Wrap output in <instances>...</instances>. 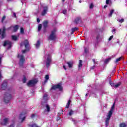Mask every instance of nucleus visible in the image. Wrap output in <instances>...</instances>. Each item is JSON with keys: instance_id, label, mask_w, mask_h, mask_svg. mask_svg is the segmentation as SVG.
Returning a JSON list of instances; mask_svg holds the SVG:
<instances>
[{"instance_id": "obj_1", "label": "nucleus", "mask_w": 127, "mask_h": 127, "mask_svg": "<svg viewBox=\"0 0 127 127\" xmlns=\"http://www.w3.org/2000/svg\"><path fill=\"white\" fill-rule=\"evenodd\" d=\"M11 28H12V26L9 27L6 29L5 26H4L2 29H0V35H1V39H4V38H5V36H6V33L5 31H6V30L7 31L11 30Z\"/></svg>"}, {"instance_id": "obj_2", "label": "nucleus", "mask_w": 127, "mask_h": 127, "mask_svg": "<svg viewBox=\"0 0 127 127\" xmlns=\"http://www.w3.org/2000/svg\"><path fill=\"white\" fill-rule=\"evenodd\" d=\"M56 29H54L51 32V34L48 37L49 40H55L56 39Z\"/></svg>"}, {"instance_id": "obj_3", "label": "nucleus", "mask_w": 127, "mask_h": 127, "mask_svg": "<svg viewBox=\"0 0 127 127\" xmlns=\"http://www.w3.org/2000/svg\"><path fill=\"white\" fill-rule=\"evenodd\" d=\"M18 58H19L20 57V60L19 62V65L20 67H23V64H24V62H25V58H24V56L23 55H18L17 56Z\"/></svg>"}, {"instance_id": "obj_4", "label": "nucleus", "mask_w": 127, "mask_h": 127, "mask_svg": "<svg viewBox=\"0 0 127 127\" xmlns=\"http://www.w3.org/2000/svg\"><path fill=\"white\" fill-rule=\"evenodd\" d=\"M11 99V95L8 93H5L4 95V102L7 104Z\"/></svg>"}, {"instance_id": "obj_5", "label": "nucleus", "mask_w": 127, "mask_h": 127, "mask_svg": "<svg viewBox=\"0 0 127 127\" xmlns=\"http://www.w3.org/2000/svg\"><path fill=\"white\" fill-rule=\"evenodd\" d=\"M45 57H47L46 61V67L48 68V67L50 66V62H51V56L50 54H48L45 55Z\"/></svg>"}, {"instance_id": "obj_6", "label": "nucleus", "mask_w": 127, "mask_h": 127, "mask_svg": "<svg viewBox=\"0 0 127 127\" xmlns=\"http://www.w3.org/2000/svg\"><path fill=\"white\" fill-rule=\"evenodd\" d=\"M38 83V80L36 79H34L33 80H29L28 82L27 83V86L28 87H32V86H34V85H36V83Z\"/></svg>"}, {"instance_id": "obj_7", "label": "nucleus", "mask_w": 127, "mask_h": 127, "mask_svg": "<svg viewBox=\"0 0 127 127\" xmlns=\"http://www.w3.org/2000/svg\"><path fill=\"white\" fill-rule=\"evenodd\" d=\"M57 89H58V90H59L60 91H62V87L59 84L53 85L50 90L51 91L52 90L55 91V90H56Z\"/></svg>"}, {"instance_id": "obj_8", "label": "nucleus", "mask_w": 127, "mask_h": 127, "mask_svg": "<svg viewBox=\"0 0 127 127\" xmlns=\"http://www.w3.org/2000/svg\"><path fill=\"white\" fill-rule=\"evenodd\" d=\"M11 44H12V43L11 41H9L8 40H6V41H4L3 45V46H6L7 45H8V49H10V48H11Z\"/></svg>"}, {"instance_id": "obj_9", "label": "nucleus", "mask_w": 127, "mask_h": 127, "mask_svg": "<svg viewBox=\"0 0 127 127\" xmlns=\"http://www.w3.org/2000/svg\"><path fill=\"white\" fill-rule=\"evenodd\" d=\"M6 88H7V82L4 80L1 85V89L2 90H6Z\"/></svg>"}, {"instance_id": "obj_10", "label": "nucleus", "mask_w": 127, "mask_h": 127, "mask_svg": "<svg viewBox=\"0 0 127 127\" xmlns=\"http://www.w3.org/2000/svg\"><path fill=\"white\" fill-rule=\"evenodd\" d=\"M74 23H75V24H80L81 23H82V19L80 17H77L74 21Z\"/></svg>"}, {"instance_id": "obj_11", "label": "nucleus", "mask_w": 127, "mask_h": 127, "mask_svg": "<svg viewBox=\"0 0 127 127\" xmlns=\"http://www.w3.org/2000/svg\"><path fill=\"white\" fill-rule=\"evenodd\" d=\"M8 120L9 119L7 118H4L3 120V122H0L1 125H2V126H6L8 123Z\"/></svg>"}, {"instance_id": "obj_12", "label": "nucleus", "mask_w": 127, "mask_h": 127, "mask_svg": "<svg viewBox=\"0 0 127 127\" xmlns=\"http://www.w3.org/2000/svg\"><path fill=\"white\" fill-rule=\"evenodd\" d=\"M48 10V7L47 6L43 7V10L42 12V15L44 16V15H45L46 14V12H47V11Z\"/></svg>"}, {"instance_id": "obj_13", "label": "nucleus", "mask_w": 127, "mask_h": 127, "mask_svg": "<svg viewBox=\"0 0 127 127\" xmlns=\"http://www.w3.org/2000/svg\"><path fill=\"white\" fill-rule=\"evenodd\" d=\"M24 44L26 49H28V48L29 47V41H28V40H25L24 41Z\"/></svg>"}, {"instance_id": "obj_14", "label": "nucleus", "mask_w": 127, "mask_h": 127, "mask_svg": "<svg viewBox=\"0 0 127 127\" xmlns=\"http://www.w3.org/2000/svg\"><path fill=\"white\" fill-rule=\"evenodd\" d=\"M24 115H25V113L22 112L19 116V119H22V122H23L24 120H25V116H24Z\"/></svg>"}, {"instance_id": "obj_15", "label": "nucleus", "mask_w": 127, "mask_h": 127, "mask_svg": "<svg viewBox=\"0 0 127 127\" xmlns=\"http://www.w3.org/2000/svg\"><path fill=\"white\" fill-rule=\"evenodd\" d=\"M67 64L68 65L69 68H73V65H74V62L73 61H69L67 62Z\"/></svg>"}, {"instance_id": "obj_16", "label": "nucleus", "mask_w": 127, "mask_h": 127, "mask_svg": "<svg viewBox=\"0 0 127 127\" xmlns=\"http://www.w3.org/2000/svg\"><path fill=\"white\" fill-rule=\"evenodd\" d=\"M48 21L47 20L44 21L43 23V26L44 28H46L47 26H48Z\"/></svg>"}, {"instance_id": "obj_17", "label": "nucleus", "mask_w": 127, "mask_h": 127, "mask_svg": "<svg viewBox=\"0 0 127 127\" xmlns=\"http://www.w3.org/2000/svg\"><path fill=\"white\" fill-rule=\"evenodd\" d=\"M112 115H113V113H112V111H109L108 115L107 116L106 120L110 121L111 117H112Z\"/></svg>"}, {"instance_id": "obj_18", "label": "nucleus", "mask_w": 127, "mask_h": 127, "mask_svg": "<svg viewBox=\"0 0 127 127\" xmlns=\"http://www.w3.org/2000/svg\"><path fill=\"white\" fill-rule=\"evenodd\" d=\"M13 29V32H16L17 30H18V25H16L15 26L12 27Z\"/></svg>"}, {"instance_id": "obj_19", "label": "nucleus", "mask_w": 127, "mask_h": 127, "mask_svg": "<svg viewBox=\"0 0 127 127\" xmlns=\"http://www.w3.org/2000/svg\"><path fill=\"white\" fill-rule=\"evenodd\" d=\"M78 30H79V28L78 27L72 28L71 29V34H73L75 31H78Z\"/></svg>"}, {"instance_id": "obj_20", "label": "nucleus", "mask_w": 127, "mask_h": 127, "mask_svg": "<svg viewBox=\"0 0 127 127\" xmlns=\"http://www.w3.org/2000/svg\"><path fill=\"white\" fill-rule=\"evenodd\" d=\"M45 81H44V84H46V83H47V81H48V80H49V75H46L45 77Z\"/></svg>"}, {"instance_id": "obj_21", "label": "nucleus", "mask_w": 127, "mask_h": 127, "mask_svg": "<svg viewBox=\"0 0 127 127\" xmlns=\"http://www.w3.org/2000/svg\"><path fill=\"white\" fill-rule=\"evenodd\" d=\"M82 61L81 60H79V65H78V68L79 69H80V68H82L83 67V64Z\"/></svg>"}, {"instance_id": "obj_22", "label": "nucleus", "mask_w": 127, "mask_h": 127, "mask_svg": "<svg viewBox=\"0 0 127 127\" xmlns=\"http://www.w3.org/2000/svg\"><path fill=\"white\" fill-rule=\"evenodd\" d=\"M115 105H116V103H113V105H112L111 110L109 111V112H112V113H113V112H114V110L115 109Z\"/></svg>"}, {"instance_id": "obj_23", "label": "nucleus", "mask_w": 127, "mask_h": 127, "mask_svg": "<svg viewBox=\"0 0 127 127\" xmlns=\"http://www.w3.org/2000/svg\"><path fill=\"white\" fill-rule=\"evenodd\" d=\"M40 46V41L38 40L37 41V43L36 44V48H38Z\"/></svg>"}, {"instance_id": "obj_24", "label": "nucleus", "mask_w": 127, "mask_h": 127, "mask_svg": "<svg viewBox=\"0 0 127 127\" xmlns=\"http://www.w3.org/2000/svg\"><path fill=\"white\" fill-rule=\"evenodd\" d=\"M12 40H14L15 41H16L17 40V37L15 35H12L11 36Z\"/></svg>"}, {"instance_id": "obj_25", "label": "nucleus", "mask_w": 127, "mask_h": 127, "mask_svg": "<svg viewBox=\"0 0 127 127\" xmlns=\"http://www.w3.org/2000/svg\"><path fill=\"white\" fill-rule=\"evenodd\" d=\"M120 127H127V125L125 123H122L120 124Z\"/></svg>"}, {"instance_id": "obj_26", "label": "nucleus", "mask_w": 127, "mask_h": 127, "mask_svg": "<svg viewBox=\"0 0 127 127\" xmlns=\"http://www.w3.org/2000/svg\"><path fill=\"white\" fill-rule=\"evenodd\" d=\"M114 11H115V10H114V9H112L110 11V13L109 14V16L111 17L112 15H113V13H114Z\"/></svg>"}, {"instance_id": "obj_27", "label": "nucleus", "mask_w": 127, "mask_h": 127, "mask_svg": "<svg viewBox=\"0 0 127 127\" xmlns=\"http://www.w3.org/2000/svg\"><path fill=\"white\" fill-rule=\"evenodd\" d=\"M42 28V25L39 24L38 27V31H40Z\"/></svg>"}, {"instance_id": "obj_28", "label": "nucleus", "mask_w": 127, "mask_h": 127, "mask_svg": "<svg viewBox=\"0 0 127 127\" xmlns=\"http://www.w3.org/2000/svg\"><path fill=\"white\" fill-rule=\"evenodd\" d=\"M46 107V109H47V111L50 112V107H49V105L47 104Z\"/></svg>"}, {"instance_id": "obj_29", "label": "nucleus", "mask_w": 127, "mask_h": 127, "mask_svg": "<svg viewBox=\"0 0 127 127\" xmlns=\"http://www.w3.org/2000/svg\"><path fill=\"white\" fill-rule=\"evenodd\" d=\"M122 59V57H120L119 58L116 59V61H115V63H117L118 62H119V61H120V60Z\"/></svg>"}, {"instance_id": "obj_30", "label": "nucleus", "mask_w": 127, "mask_h": 127, "mask_svg": "<svg viewBox=\"0 0 127 127\" xmlns=\"http://www.w3.org/2000/svg\"><path fill=\"white\" fill-rule=\"evenodd\" d=\"M110 60H111V58H108L105 59L104 63H108L110 61Z\"/></svg>"}, {"instance_id": "obj_31", "label": "nucleus", "mask_w": 127, "mask_h": 127, "mask_svg": "<svg viewBox=\"0 0 127 127\" xmlns=\"http://www.w3.org/2000/svg\"><path fill=\"white\" fill-rule=\"evenodd\" d=\"M121 82H119L118 83H117L115 85V88H118V87H120V86H121Z\"/></svg>"}, {"instance_id": "obj_32", "label": "nucleus", "mask_w": 127, "mask_h": 127, "mask_svg": "<svg viewBox=\"0 0 127 127\" xmlns=\"http://www.w3.org/2000/svg\"><path fill=\"white\" fill-rule=\"evenodd\" d=\"M74 114V111L73 110H71L69 113V116H72Z\"/></svg>"}, {"instance_id": "obj_33", "label": "nucleus", "mask_w": 127, "mask_h": 127, "mask_svg": "<svg viewBox=\"0 0 127 127\" xmlns=\"http://www.w3.org/2000/svg\"><path fill=\"white\" fill-rule=\"evenodd\" d=\"M110 120H108L107 119H106V121H105V125L106 126V127H108V126H109V122Z\"/></svg>"}, {"instance_id": "obj_34", "label": "nucleus", "mask_w": 127, "mask_h": 127, "mask_svg": "<svg viewBox=\"0 0 127 127\" xmlns=\"http://www.w3.org/2000/svg\"><path fill=\"white\" fill-rule=\"evenodd\" d=\"M109 83L111 85V87H115V84L114 83H113L112 81H110Z\"/></svg>"}, {"instance_id": "obj_35", "label": "nucleus", "mask_w": 127, "mask_h": 127, "mask_svg": "<svg viewBox=\"0 0 127 127\" xmlns=\"http://www.w3.org/2000/svg\"><path fill=\"white\" fill-rule=\"evenodd\" d=\"M6 18V17H5V16H4L2 18V20H1V22L2 23H3V22H4V20H5V18Z\"/></svg>"}, {"instance_id": "obj_36", "label": "nucleus", "mask_w": 127, "mask_h": 127, "mask_svg": "<svg viewBox=\"0 0 127 127\" xmlns=\"http://www.w3.org/2000/svg\"><path fill=\"white\" fill-rule=\"evenodd\" d=\"M20 33H22V34H23V33H24V29H23V28H21Z\"/></svg>"}, {"instance_id": "obj_37", "label": "nucleus", "mask_w": 127, "mask_h": 127, "mask_svg": "<svg viewBox=\"0 0 127 127\" xmlns=\"http://www.w3.org/2000/svg\"><path fill=\"white\" fill-rule=\"evenodd\" d=\"M84 52L85 53H88V52H89V49L87 48H84Z\"/></svg>"}, {"instance_id": "obj_38", "label": "nucleus", "mask_w": 127, "mask_h": 127, "mask_svg": "<svg viewBox=\"0 0 127 127\" xmlns=\"http://www.w3.org/2000/svg\"><path fill=\"white\" fill-rule=\"evenodd\" d=\"M23 83L24 84L26 83V77H25V76L23 78Z\"/></svg>"}, {"instance_id": "obj_39", "label": "nucleus", "mask_w": 127, "mask_h": 127, "mask_svg": "<svg viewBox=\"0 0 127 127\" xmlns=\"http://www.w3.org/2000/svg\"><path fill=\"white\" fill-rule=\"evenodd\" d=\"M31 127H38V126L36 124L34 123L31 125Z\"/></svg>"}, {"instance_id": "obj_40", "label": "nucleus", "mask_w": 127, "mask_h": 127, "mask_svg": "<svg viewBox=\"0 0 127 127\" xmlns=\"http://www.w3.org/2000/svg\"><path fill=\"white\" fill-rule=\"evenodd\" d=\"M67 12L68 11H67V10H64L63 11V13H64V14H67Z\"/></svg>"}, {"instance_id": "obj_41", "label": "nucleus", "mask_w": 127, "mask_h": 127, "mask_svg": "<svg viewBox=\"0 0 127 127\" xmlns=\"http://www.w3.org/2000/svg\"><path fill=\"white\" fill-rule=\"evenodd\" d=\"M89 8H90V9H92V8H94V4H93V3H91L90 5Z\"/></svg>"}, {"instance_id": "obj_42", "label": "nucleus", "mask_w": 127, "mask_h": 127, "mask_svg": "<svg viewBox=\"0 0 127 127\" xmlns=\"http://www.w3.org/2000/svg\"><path fill=\"white\" fill-rule=\"evenodd\" d=\"M124 20H125L124 19H121L119 20V22H120V23H123V22H124Z\"/></svg>"}, {"instance_id": "obj_43", "label": "nucleus", "mask_w": 127, "mask_h": 127, "mask_svg": "<svg viewBox=\"0 0 127 127\" xmlns=\"http://www.w3.org/2000/svg\"><path fill=\"white\" fill-rule=\"evenodd\" d=\"M26 51H27V50L25 49L24 50H22V53L24 54L26 53Z\"/></svg>"}, {"instance_id": "obj_44", "label": "nucleus", "mask_w": 127, "mask_h": 127, "mask_svg": "<svg viewBox=\"0 0 127 127\" xmlns=\"http://www.w3.org/2000/svg\"><path fill=\"white\" fill-rule=\"evenodd\" d=\"M113 39V36H111L108 39L109 41H111Z\"/></svg>"}, {"instance_id": "obj_45", "label": "nucleus", "mask_w": 127, "mask_h": 127, "mask_svg": "<svg viewBox=\"0 0 127 127\" xmlns=\"http://www.w3.org/2000/svg\"><path fill=\"white\" fill-rule=\"evenodd\" d=\"M99 39H100V34H98L96 37V39L97 40H99Z\"/></svg>"}, {"instance_id": "obj_46", "label": "nucleus", "mask_w": 127, "mask_h": 127, "mask_svg": "<svg viewBox=\"0 0 127 127\" xmlns=\"http://www.w3.org/2000/svg\"><path fill=\"white\" fill-rule=\"evenodd\" d=\"M109 3H110V0H106V4H109Z\"/></svg>"}, {"instance_id": "obj_47", "label": "nucleus", "mask_w": 127, "mask_h": 127, "mask_svg": "<svg viewBox=\"0 0 127 127\" xmlns=\"http://www.w3.org/2000/svg\"><path fill=\"white\" fill-rule=\"evenodd\" d=\"M65 108H66V109H69V108H70V105L67 104Z\"/></svg>"}, {"instance_id": "obj_48", "label": "nucleus", "mask_w": 127, "mask_h": 127, "mask_svg": "<svg viewBox=\"0 0 127 127\" xmlns=\"http://www.w3.org/2000/svg\"><path fill=\"white\" fill-rule=\"evenodd\" d=\"M92 61H93V62H94V64L96 65V61H95V59H93Z\"/></svg>"}, {"instance_id": "obj_49", "label": "nucleus", "mask_w": 127, "mask_h": 127, "mask_svg": "<svg viewBox=\"0 0 127 127\" xmlns=\"http://www.w3.org/2000/svg\"><path fill=\"white\" fill-rule=\"evenodd\" d=\"M47 97V94H44L43 99H45Z\"/></svg>"}, {"instance_id": "obj_50", "label": "nucleus", "mask_w": 127, "mask_h": 127, "mask_svg": "<svg viewBox=\"0 0 127 127\" xmlns=\"http://www.w3.org/2000/svg\"><path fill=\"white\" fill-rule=\"evenodd\" d=\"M67 105H69V106H70V105H71V100H68V102L67 103Z\"/></svg>"}, {"instance_id": "obj_51", "label": "nucleus", "mask_w": 127, "mask_h": 127, "mask_svg": "<svg viewBox=\"0 0 127 127\" xmlns=\"http://www.w3.org/2000/svg\"><path fill=\"white\" fill-rule=\"evenodd\" d=\"M61 119L60 117L57 116V121H58Z\"/></svg>"}, {"instance_id": "obj_52", "label": "nucleus", "mask_w": 127, "mask_h": 127, "mask_svg": "<svg viewBox=\"0 0 127 127\" xmlns=\"http://www.w3.org/2000/svg\"><path fill=\"white\" fill-rule=\"evenodd\" d=\"M34 117H35V114H32L31 115V118H34Z\"/></svg>"}, {"instance_id": "obj_53", "label": "nucleus", "mask_w": 127, "mask_h": 127, "mask_svg": "<svg viewBox=\"0 0 127 127\" xmlns=\"http://www.w3.org/2000/svg\"><path fill=\"white\" fill-rule=\"evenodd\" d=\"M116 30H117L116 29H113L112 30V32H113V33H114V32H115Z\"/></svg>"}, {"instance_id": "obj_54", "label": "nucleus", "mask_w": 127, "mask_h": 127, "mask_svg": "<svg viewBox=\"0 0 127 127\" xmlns=\"http://www.w3.org/2000/svg\"><path fill=\"white\" fill-rule=\"evenodd\" d=\"M37 22H38V23H39V22H40V19H39V18L37 19Z\"/></svg>"}, {"instance_id": "obj_55", "label": "nucleus", "mask_w": 127, "mask_h": 127, "mask_svg": "<svg viewBox=\"0 0 127 127\" xmlns=\"http://www.w3.org/2000/svg\"><path fill=\"white\" fill-rule=\"evenodd\" d=\"M1 78H2V75H1V73L0 71V80H1Z\"/></svg>"}, {"instance_id": "obj_56", "label": "nucleus", "mask_w": 127, "mask_h": 127, "mask_svg": "<svg viewBox=\"0 0 127 127\" xmlns=\"http://www.w3.org/2000/svg\"><path fill=\"white\" fill-rule=\"evenodd\" d=\"M43 32L45 33L46 32V28H44Z\"/></svg>"}, {"instance_id": "obj_57", "label": "nucleus", "mask_w": 127, "mask_h": 127, "mask_svg": "<svg viewBox=\"0 0 127 127\" xmlns=\"http://www.w3.org/2000/svg\"><path fill=\"white\" fill-rule=\"evenodd\" d=\"M91 70H94L95 69V65L92 66L91 68Z\"/></svg>"}, {"instance_id": "obj_58", "label": "nucleus", "mask_w": 127, "mask_h": 127, "mask_svg": "<svg viewBox=\"0 0 127 127\" xmlns=\"http://www.w3.org/2000/svg\"><path fill=\"white\" fill-rule=\"evenodd\" d=\"M13 16L16 18V14L15 13H13Z\"/></svg>"}, {"instance_id": "obj_59", "label": "nucleus", "mask_w": 127, "mask_h": 127, "mask_svg": "<svg viewBox=\"0 0 127 127\" xmlns=\"http://www.w3.org/2000/svg\"><path fill=\"white\" fill-rule=\"evenodd\" d=\"M1 63V57L0 56V64Z\"/></svg>"}, {"instance_id": "obj_60", "label": "nucleus", "mask_w": 127, "mask_h": 127, "mask_svg": "<svg viewBox=\"0 0 127 127\" xmlns=\"http://www.w3.org/2000/svg\"><path fill=\"white\" fill-rule=\"evenodd\" d=\"M64 68L65 70H67V68H66V66L64 65Z\"/></svg>"}, {"instance_id": "obj_61", "label": "nucleus", "mask_w": 127, "mask_h": 127, "mask_svg": "<svg viewBox=\"0 0 127 127\" xmlns=\"http://www.w3.org/2000/svg\"><path fill=\"white\" fill-rule=\"evenodd\" d=\"M107 7H108V5H104V8H107Z\"/></svg>"}, {"instance_id": "obj_62", "label": "nucleus", "mask_w": 127, "mask_h": 127, "mask_svg": "<svg viewBox=\"0 0 127 127\" xmlns=\"http://www.w3.org/2000/svg\"><path fill=\"white\" fill-rule=\"evenodd\" d=\"M7 1H8V2H9L11 1V0H7Z\"/></svg>"}, {"instance_id": "obj_63", "label": "nucleus", "mask_w": 127, "mask_h": 127, "mask_svg": "<svg viewBox=\"0 0 127 127\" xmlns=\"http://www.w3.org/2000/svg\"><path fill=\"white\" fill-rule=\"evenodd\" d=\"M62 1L64 2V1H65V0H62Z\"/></svg>"}, {"instance_id": "obj_64", "label": "nucleus", "mask_w": 127, "mask_h": 127, "mask_svg": "<svg viewBox=\"0 0 127 127\" xmlns=\"http://www.w3.org/2000/svg\"><path fill=\"white\" fill-rule=\"evenodd\" d=\"M85 96L87 97V96H88V94H86Z\"/></svg>"}]
</instances>
